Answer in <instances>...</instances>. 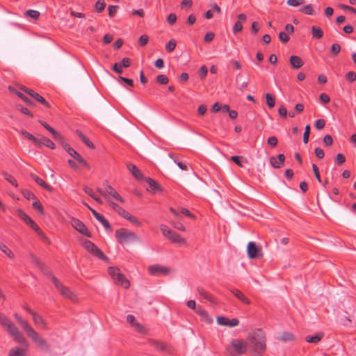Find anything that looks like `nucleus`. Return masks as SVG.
Segmentation results:
<instances>
[{
    "label": "nucleus",
    "instance_id": "nucleus-35",
    "mask_svg": "<svg viewBox=\"0 0 356 356\" xmlns=\"http://www.w3.org/2000/svg\"><path fill=\"white\" fill-rule=\"evenodd\" d=\"M110 205L111 207L116 211L122 217L124 218L126 216H127V213H129L125 209H124L122 207L119 206L118 204L111 202L110 203Z\"/></svg>",
    "mask_w": 356,
    "mask_h": 356
},
{
    "label": "nucleus",
    "instance_id": "nucleus-54",
    "mask_svg": "<svg viewBox=\"0 0 356 356\" xmlns=\"http://www.w3.org/2000/svg\"><path fill=\"white\" fill-rule=\"evenodd\" d=\"M311 127L309 124L306 125L305 129V132L303 134V143L307 144L309 141V134H310Z\"/></svg>",
    "mask_w": 356,
    "mask_h": 356
},
{
    "label": "nucleus",
    "instance_id": "nucleus-45",
    "mask_svg": "<svg viewBox=\"0 0 356 356\" xmlns=\"http://www.w3.org/2000/svg\"><path fill=\"white\" fill-rule=\"evenodd\" d=\"M124 218L127 219L130 222H131L132 224L135 225L137 227H140L141 225V222L138 220V218L132 216L129 213H128L127 216H126V217H124Z\"/></svg>",
    "mask_w": 356,
    "mask_h": 356
},
{
    "label": "nucleus",
    "instance_id": "nucleus-16",
    "mask_svg": "<svg viewBox=\"0 0 356 356\" xmlns=\"http://www.w3.org/2000/svg\"><path fill=\"white\" fill-rule=\"evenodd\" d=\"M105 189L106 192V196L108 195L113 197L116 200L119 201L121 203H124V199L119 195V193L109 184H105Z\"/></svg>",
    "mask_w": 356,
    "mask_h": 356
},
{
    "label": "nucleus",
    "instance_id": "nucleus-42",
    "mask_svg": "<svg viewBox=\"0 0 356 356\" xmlns=\"http://www.w3.org/2000/svg\"><path fill=\"white\" fill-rule=\"evenodd\" d=\"M17 110L19 111L22 113L28 115L31 118H33V113L26 107L21 104H17L15 106Z\"/></svg>",
    "mask_w": 356,
    "mask_h": 356
},
{
    "label": "nucleus",
    "instance_id": "nucleus-46",
    "mask_svg": "<svg viewBox=\"0 0 356 356\" xmlns=\"http://www.w3.org/2000/svg\"><path fill=\"white\" fill-rule=\"evenodd\" d=\"M22 193L23 196L29 200H35L37 199V197L35 196V195L29 190L24 189V190H22Z\"/></svg>",
    "mask_w": 356,
    "mask_h": 356
},
{
    "label": "nucleus",
    "instance_id": "nucleus-47",
    "mask_svg": "<svg viewBox=\"0 0 356 356\" xmlns=\"http://www.w3.org/2000/svg\"><path fill=\"white\" fill-rule=\"evenodd\" d=\"M81 245L89 252H90L92 250L93 248H95V245L92 242L87 239H85L81 243Z\"/></svg>",
    "mask_w": 356,
    "mask_h": 356
},
{
    "label": "nucleus",
    "instance_id": "nucleus-39",
    "mask_svg": "<svg viewBox=\"0 0 356 356\" xmlns=\"http://www.w3.org/2000/svg\"><path fill=\"white\" fill-rule=\"evenodd\" d=\"M24 15L30 17L33 20H38L40 16V13L35 10H28L25 12Z\"/></svg>",
    "mask_w": 356,
    "mask_h": 356
},
{
    "label": "nucleus",
    "instance_id": "nucleus-57",
    "mask_svg": "<svg viewBox=\"0 0 356 356\" xmlns=\"http://www.w3.org/2000/svg\"><path fill=\"white\" fill-rule=\"evenodd\" d=\"M105 7L106 3L104 1L99 0L95 3V9L97 13H101L102 11H103Z\"/></svg>",
    "mask_w": 356,
    "mask_h": 356
},
{
    "label": "nucleus",
    "instance_id": "nucleus-51",
    "mask_svg": "<svg viewBox=\"0 0 356 356\" xmlns=\"http://www.w3.org/2000/svg\"><path fill=\"white\" fill-rule=\"evenodd\" d=\"M341 51V46L338 43H334L330 48V52L332 56H337Z\"/></svg>",
    "mask_w": 356,
    "mask_h": 356
},
{
    "label": "nucleus",
    "instance_id": "nucleus-32",
    "mask_svg": "<svg viewBox=\"0 0 356 356\" xmlns=\"http://www.w3.org/2000/svg\"><path fill=\"white\" fill-rule=\"evenodd\" d=\"M76 133L86 145L92 149L95 148V145L82 133V131L77 129Z\"/></svg>",
    "mask_w": 356,
    "mask_h": 356
},
{
    "label": "nucleus",
    "instance_id": "nucleus-17",
    "mask_svg": "<svg viewBox=\"0 0 356 356\" xmlns=\"http://www.w3.org/2000/svg\"><path fill=\"white\" fill-rule=\"evenodd\" d=\"M127 167L128 170L132 173V175L134 176V177L137 179H143L144 176L141 171L134 164L131 163H128L127 164Z\"/></svg>",
    "mask_w": 356,
    "mask_h": 356
},
{
    "label": "nucleus",
    "instance_id": "nucleus-55",
    "mask_svg": "<svg viewBox=\"0 0 356 356\" xmlns=\"http://www.w3.org/2000/svg\"><path fill=\"white\" fill-rule=\"evenodd\" d=\"M156 81L161 85H165L169 82L168 76L165 74H159L156 76Z\"/></svg>",
    "mask_w": 356,
    "mask_h": 356
},
{
    "label": "nucleus",
    "instance_id": "nucleus-14",
    "mask_svg": "<svg viewBox=\"0 0 356 356\" xmlns=\"http://www.w3.org/2000/svg\"><path fill=\"white\" fill-rule=\"evenodd\" d=\"M143 179L148 184L147 190L151 193H156L161 190L160 185L150 177H144Z\"/></svg>",
    "mask_w": 356,
    "mask_h": 356
},
{
    "label": "nucleus",
    "instance_id": "nucleus-33",
    "mask_svg": "<svg viewBox=\"0 0 356 356\" xmlns=\"http://www.w3.org/2000/svg\"><path fill=\"white\" fill-rule=\"evenodd\" d=\"M90 253L102 261L108 260V257L97 245L93 248L92 250Z\"/></svg>",
    "mask_w": 356,
    "mask_h": 356
},
{
    "label": "nucleus",
    "instance_id": "nucleus-1",
    "mask_svg": "<svg viewBox=\"0 0 356 356\" xmlns=\"http://www.w3.org/2000/svg\"><path fill=\"white\" fill-rule=\"evenodd\" d=\"M0 325L2 327L13 337L14 340L25 345V348L14 347L9 351L8 356H26V348L28 343L26 338L19 331L17 326L5 314L0 312Z\"/></svg>",
    "mask_w": 356,
    "mask_h": 356
},
{
    "label": "nucleus",
    "instance_id": "nucleus-29",
    "mask_svg": "<svg viewBox=\"0 0 356 356\" xmlns=\"http://www.w3.org/2000/svg\"><path fill=\"white\" fill-rule=\"evenodd\" d=\"M289 62L291 67L294 69H299L304 64L302 58L298 56H291L289 58Z\"/></svg>",
    "mask_w": 356,
    "mask_h": 356
},
{
    "label": "nucleus",
    "instance_id": "nucleus-8",
    "mask_svg": "<svg viewBox=\"0 0 356 356\" xmlns=\"http://www.w3.org/2000/svg\"><path fill=\"white\" fill-rule=\"evenodd\" d=\"M20 90L35 99L38 102L42 104L47 108H51V105L49 102H47L45 99L39 95L38 92H35L32 89H30L24 86H22L20 87Z\"/></svg>",
    "mask_w": 356,
    "mask_h": 356
},
{
    "label": "nucleus",
    "instance_id": "nucleus-10",
    "mask_svg": "<svg viewBox=\"0 0 356 356\" xmlns=\"http://www.w3.org/2000/svg\"><path fill=\"white\" fill-rule=\"evenodd\" d=\"M65 151L72 156L76 161H77L80 164L86 167L88 169H90L89 163L72 147L70 145H65Z\"/></svg>",
    "mask_w": 356,
    "mask_h": 356
},
{
    "label": "nucleus",
    "instance_id": "nucleus-25",
    "mask_svg": "<svg viewBox=\"0 0 356 356\" xmlns=\"http://www.w3.org/2000/svg\"><path fill=\"white\" fill-rule=\"evenodd\" d=\"M30 176L39 186L42 187L44 189L49 192L53 191V188L51 186L47 184L46 182L41 178H40L35 174H31Z\"/></svg>",
    "mask_w": 356,
    "mask_h": 356
},
{
    "label": "nucleus",
    "instance_id": "nucleus-6",
    "mask_svg": "<svg viewBox=\"0 0 356 356\" xmlns=\"http://www.w3.org/2000/svg\"><path fill=\"white\" fill-rule=\"evenodd\" d=\"M51 280L54 284L55 287L58 290V291L63 297L68 298L72 302L76 301V295L72 291H71L68 287H66L63 284H61L55 276L51 275Z\"/></svg>",
    "mask_w": 356,
    "mask_h": 356
},
{
    "label": "nucleus",
    "instance_id": "nucleus-24",
    "mask_svg": "<svg viewBox=\"0 0 356 356\" xmlns=\"http://www.w3.org/2000/svg\"><path fill=\"white\" fill-rule=\"evenodd\" d=\"M195 312L202 317V320L207 323H211L213 319L209 316L208 312L204 309L201 306H198Z\"/></svg>",
    "mask_w": 356,
    "mask_h": 356
},
{
    "label": "nucleus",
    "instance_id": "nucleus-4",
    "mask_svg": "<svg viewBox=\"0 0 356 356\" xmlns=\"http://www.w3.org/2000/svg\"><path fill=\"white\" fill-rule=\"evenodd\" d=\"M115 235L118 242L120 244L139 241L140 240L135 233L125 228L117 229Z\"/></svg>",
    "mask_w": 356,
    "mask_h": 356
},
{
    "label": "nucleus",
    "instance_id": "nucleus-62",
    "mask_svg": "<svg viewBox=\"0 0 356 356\" xmlns=\"http://www.w3.org/2000/svg\"><path fill=\"white\" fill-rule=\"evenodd\" d=\"M323 143L327 147L331 146L333 144L332 137L329 134L325 135L323 138Z\"/></svg>",
    "mask_w": 356,
    "mask_h": 356
},
{
    "label": "nucleus",
    "instance_id": "nucleus-31",
    "mask_svg": "<svg viewBox=\"0 0 356 356\" xmlns=\"http://www.w3.org/2000/svg\"><path fill=\"white\" fill-rule=\"evenodd\" d=\"M323 337L324 334L322 332H319L314 336H307L305 337V341L307 343H317L323 338Z\"/></svg>",
    "mask_w": 356,
    "mask_h": 356
},
{
    "label": "nucleus",
    "instance_id": "nucleus-34",
    "mask_svg": "<svg viewBox=\"0 0 356 356\" xmlns=\"http://www.w3.org/2000/svg\"><path fill=\"white\" fill-rule=\"evenodd\" d=\"M197 291L200 296L206 299L207 300L214 302V298L213 296L209 292L206 291L204 289L201 287H197Z\"/></svg>",
    "mask_w": 356,
    "mask_h": 356
},
{
    "label": "nucleus",
    "instance_id": "nucleus-26",
    "mask_svg": "<svg viewBox=\"0 0 356 356\" xmlns=\"http://www.w3.org/2000/svg\"><path fill=\"white\" fill-rule=\"evenodd\" d=\"M33 321L36 325L41 326L42 329H47V323L42 316L35 312L33 315Z\"/></svg>",
    "mask_w": 356,
    "mask_h": 356
},
{
    "label": "nucleus",
    "instance_id": "nucleus-53",
    "mask_svg": "<svg viewBox=\"0 0 356 356\" xmlns=\"http://www.w3.org/2000/svg\"><path fill=\"white\" fill-rule=\"evenodd\" d=\"M108 272L113 280H115L118 275L120 273V269L115 267H109L108 268Z\"/></svg>",
    "mask_w": 356,
    "mask_h": 356
},
{
    "label": "nucleus",
    "instance_id": "nucleus-12",
    "mask_svg": "<svg viewBox=\"0 0 356 356\" xmlns=\"http://www.w3.org/2000/svg\"><path fill=\"white\" fill-rule=\"evenodd\" d=\"M148 271L152 275H158L159 274L165 275L170 273V269L160 265H153L148 268Z\"/></svg>",
    "mask_w": 356,
    "mask_h": 356
},
{
    "label": "nucleus",
    "instance_id": "nucleus-56",
    "mask_svg": "<svg viewBox=\"0 0 356 356\" xmlns=\"http://www.w3.org/2000/svg\"><path fill=\"white\" fill-rule=\"evenodd\" d=\"M30 257L31 259V260L40 268H41L42 270H43L44 268V266L43 265V264L40 261V259L36 257L35 256L33 253H31L30 254Z\"/></svg>",
    "mask_w": 356,
    "mask_h": 356
},
{
    "label": "nucleus",
    "instance_id": "nucleus-22",
    "mask_svg": "<svg viewBox=\"0 0 356 356\" xmlns=\"http://www.w3.org/2000/svg\"><path fill=\"white\" fill-rule=\"evenodd\" d=\"M14 317L15 318L16 321L19 323V325L24 330L26 334L31 331L33 327L28 323L27 321L24 320L19 315L17 314H14Z\"/></svg>",
    "mask_w": 356,
    "mask_h": 356
},
{
    "label": "nucleus",
    "instance_id": "nucleus-52",
    "mask_svg": "<svg viewBox=\"0 0 356 356\" xmlns=\"http://www.w3.org/2000/svg\"><path fill=\"white\" fill-rule=\"evenodd\" d=\"M177 45V42L175 40L172 39L170 40L168 43L165 46L166 51L168 52H172L175 50Z\"/></svg>",
    "mask_w": 356,
    "mask_h": 356
},
{
    "label": "nucleus",
    "instance_id": "nucleus-40",
    "mask_svg": "<svg viewBox=\"0 0 356 356\" xmlns=\"http://www.w3.org/2000/svg\"><path fill=\"white\" fill-rule=\"evenodd\" d=\"M3 177L10 184H12L13 186L15 187H17L18 186V184H17V180L15 179V178L8 174V172H3Z\"/></svg>",
    "mask_w": 356,
    "mask_h": 356
},
{
    "label": "nucleus",
    "instance_id": "nucleus-9",
    "mask_svg": "<svg viewBox=\"0 0 356 356\" xmlns=\"http://www.w3.org/2000/svg\"><path fill=\"white\" fill-rule=\"evenodd\" d=\"M72 225L76 231H78L81 234L89 238L92 237L90 232L84 223L81 222L80 220L73 218L72 220Z\"/></svg>",
    "mask_w": 356,
    "mask_h": 356
},
{
    "label": "nucleus",
    "instance_id": "nucleus-50",
    "mask_svg": "<svg viewBox=\"0 0 356 356\" xmlns=\"http://www.w3.org/2000/svg\"><path fill=\"white\" fill-rule=\"evenodd\" d=\"M40 237L42 238L43 240H47L44 232L41 230V229L38 227V225L35 222L32 227H31Z\"/></svg>",
    "mask_w": 356,
    "mask_h": 356
},
{
    "label": "nucleus",
    "instance_id": "nucleus-2",
    "mask_svg": "<svg viewBox=\"0 0 356 356\" xmlns=\"http://www.w3.org/2000/svg\"><path fill=\"white\" fill-rule=\"evenodd\" d=\"M248 349L253 356H263L266 350V337L261 329H257L249 333L248 337Z\"/></svg>",
    "mask_w": 356,
    "mask_h": 356
},
{
    "label": "nucleus",
    "instance_id": "nucleus-11",
    "mask_svg": "<svg viewBox=\"0 0 356 356\" xmlns=\"http://www.w3.org/2000/svg\"><path fill=\"white\" fill-rule=\"evenodd\" d=\"M248 255L250 259L259 258L262 256L261 249L254 242H249L247 246Z\"/></svg>",
    "mask_w": 356,
    "mask_h": 356
},
{
    "label": "nucleus",
    "instance_id": "nucleus-27",
    "mask_svg": "<svg viewBox=\"0 0 356 356\" xmlns=\"http://www.w3.org/2000/svg\"><path fill=\"white\" fill-rule=\"evenodd\" d=\"M149 344L154 347L155 349L160 350V351H166L167 350V345L162 341H156L154 339H149L148 340Z\"/></svg>",
    "mask_w": 356,
    "mask_h": 356
},
{
    "label": "nucleus",
    "instance_id": "nucleus-3",
    "mask_svg": "<svg viewBox=\"0 0 356 356\" xmlns=\"http://www.w3.org/2000/svg\"><path fill=\"white\" fill-rule=\"evenodd\" d=\"M247 342L243 339H233L225 349L226 356H241L248 351Z\"/></svg>",
    "mask_w": 356,
    "mask_h": 356
},
{
    "label": "nucleus",
    "instance_id": "nucleus-15",
    "mask_svg": "<svg viewBox=\"0 0 356 356\" xmlns=\"http://www.w3.org/2000/svg\"><path fill=\"white\" fill-rule=\"evenodd\" d=\"M270 163L274 168H280L284 164L285 156L283 154H278L277 157L271 156Z\"/></svg>",
    "mask_w": 356,
    "mask_h": 356
},
{
    "label": "nucleus",
    "instance_id": "nucleus-63",
    "mask_svg": "<svg viewBox=\"0 0 356 356\" xmlns=\"http://www.w3.org/2000/svg\"><path fill=\"white\" fill-rule=\"evenodd\" d=\"M133 327H134L135 330L138 332L139 333H141V334H145L146 332V329L145 328V327L141 325L140 323L136 322L134 325Z\"/></svg>",
    "mask_w": 356,
    "mask_h": 356
},
{
    "label": "nucleus",
    "instance_id": "nucleus-5",
    "mask_svg": "<svg viewBox=\"0 0 356 356\" xmlns=\"http://www.w3.org/2000/svg\"><path fill=\"white\" fill-rule=\"evenodd\" d=\"M161 231L165 237L170 240L172 243L186 245V241L179 234L170 229L168 226L161 225L160 226Z\"/></svg>",
    "mask_w": 356,
    "mask_h": 356
},
{
    "label": "nucleus",
    "instance_id": "nucleus-41",
    "mask_svg": "<svg viewBox=\"0 0 356 356\" xmlns=\"http://www.w3.org/2000/svg\"><path fill=\"white\" fill-rule=\"evenodd\" d=\"M266 104L270 108H272L275 105V97L270 93L266 94Z\"/></svg>",
    "mask_w": 356,
    "mask_h": 356
},
{
    "label": "nucleus",
    "instance_id": "nucleus-21",
    "mask_svg": "<svg viewBox=\"0 0 356 356\" xmlns=\"http://www.w3.org/2000/svg\"><path fill=\"white\" fill-rule=\"evenodd\" d=\"M14 317L15 318L16 321L19 323V325L24 330L26 334L31 331L33 327L28 323L27 321L24 320L19 315L17 314H14Z\"/></svg>",
    "mask_w": 356,
    "mask_h": 356
},
{
    "label": "nucleus",
    "instance_id": "nucleus-48",
    "mask_svg": "<svg viewBox=\"0 0 356 356\" xmlns=\"http://www.w3.org/2000/svg\"><path fill=\"white\" fill-rule=\"evenodd\" d=\"M300 11L307 15H314V9L311 4L306 5L300 8Z\"/></svg>",
    "mask_w": 356,
    "mask_h": 356
},
{
    "label": "nucleus",
    "instance_id": "nucleus-30",
    "mask_svg": "<svg viewBox=\"0 0 356 356\" xmlns=\"http://www.w3.org/2000/svg\"><path fill=\"white\" fill-rule=\"evenodd\" d=\"M82 188H83V190L84 191V192L87 195L90 196L97 203H99V204H102L103 203L102 199L93 192V191H92V189L91 188H90L88 186H86V185L83 186Z\"/></svg>",
    "mask_w": 356,
    "mask_h": 356
},
{
    "label": "nucleus",
    "instance_id": "nucleus-28",
    "mask_svg": "<svg viewBox=\"0 0 356 356\" xmlns=\"http://www.w3.org/2000/svg\"><path fill=\"white\" fill-rule=\"evenodd\" d=\"M114 281L116 284L121 285L124 289H128L130 286L129 281L121 273L118 275L116 278H115Z\"/></svg>",
    "mask_w": 356,
    "mask_h": 356
},
{
    "label": "nucleus",
    "instance_id": "nucleus-7",
    "mask_svg": "<svg viewBox=\"0 0 356 356\" xmlns=\"http://www.w3.org/2000/svg\"><path fill=\"white\" fill-rule=\"evenodd\" d=\"M27 335L33 341L36 346L42 350L48 351L49 350V344L45 339L40 337L33 328L27 334Z\"/></svg>",
    "mask_w": 356,
    "mask_h": 356
},
{
    "label": "nucleus",
    "instance_id": "nucleus-18",
    "mask_svg": "<svg viewBox=\"0 0 356 356\" xmlns=\"http://www.w3.org/2000/svg\"><path fill=\"white\" fill-rule=\"evenodd\" d=\"M38 143H36V146L38 147H41L42 145H44L51 149H54L56 146L55 144L48 138L42 137L38 139Z\"/></svg>",
    "mask_w": 356,
    "mask_h": 356
},
{
    "label": "nucleus",
    "instance_id": "nucleus-19",
    "mask_svg": "<svg viewBox=\"0 0 356 356\" xmlns=\"http://www.w3.org/2000/svg\"><path fill=\"white\" fill-rule=\"evenodd\" d=\"M92 214L95 216V218L102 223V225L105 227V229H108L109 231L112 230V227L108 222V221L100 213H99L96 211H92Z\"/></svg>",
    "mask_w": 356,
    "mask_h": 356
},
{
    "label": "nucleus",
    "instance_id": "nucleus-36",
    "mask_svg": "<svg viewBox=\"0 0 356 356\" xmlns=\"http://www.w3.org/2000/svg\"><path fill=\"white\" fill-rule=\"evenodd\" d=\"M312 34L313 38L321 39L323 36V31L319 26H313L312 27Z\"/></svg>",
    "mask_w": 356,
    "mask_h": 356
},
{
    "label": "nucleus",
    "instance_id": "nucleus-37",
    "mask_svg": "<svg viewBox=\"0 0 356 356\" xmlns=\"http://www.w3.org/2000/svg\"><path fill=\"white\" fill-rule=\"evenodd\" d=\"M278 339L284 342L293 341L295 339V336L291 332H284L278 337Z\"/></svg>",
    "mask_w": 356,
    "mask_h": 356
},
{
    "label": "nucleus",
    "instance_id": "nucleus-49",
    "mask_svg": "<svg viewBox=\"0 0 356 356\" xmlns=\"http://www.w3.org/2000/svg\"><path fill=\"white\" fill-rule=\"evenodd\" d=\"M16 94L21 99H22L26 104V105H28L29 106H34L33 102L28 97H26L24 94H23L20 92H17Z\"/></svg>",
    "mask_w": 356,
    "mask_h": 356
},
{
    "label": "nucleus",
    "instance_id": "nucleus-20",
    "mask_svg": "<svg viewBox=\"0 0 356 356\" xmlns=\"http://www.w3.org/2000/svg\"><path fill=\"white\" fill-rule=\"evenodd\" d=\"M14 317L15 318L16 321L19 323V325L24 330L26 334L31 331L33 327L28 323L27 321L24 320L19 315L17 314H14Z\"/></svg>",
    "mask_w": 356,
    "mask_h": 356
},
{
    "label": "nucleus",
    "instance_id": "nucleus-43",
    "mask_svg": "<svg viewBox=\"0 0 356 356\" xmlns=\"http://www.w3.org/2000/svg\"><path fill=\"white\" fill-rule=\"evenodd\" d=\"M0 250L4 252L9 258H14V254L12 251L3 243L0 241Z\"/></svg>",
    "mask_w": 356,
    "mask_h": 356
},
{
    "label": "nucleus",
    "instance_id": "nucleus-59",
    "mask_svg": "<svg viewBox=\"0 0 356 356\" xmlns=\"http://www.w3.org/2000/svg\"><path fill=\"white\" fill-rule=\"evenodd\" d=\"M279 39L281 42L286 43L289 41L290 38L289 36V33H286L285 31H281L279 33Z\"/></svg>",
    "mask_w": 356,
    "mask_h": 356
},
{
    "label": "nucleus",
    "instance_id": "nucleus-23",
    "mask_svg": "<svg viewBox=\"0 0 356 356\" xmlns=\"http://www.w3.org/2000/svg\"><path fill=\"white\" fill-rule=\"evenodd\" d=\"M232 293L242 302L245 305H250L251 301L238 289H231Z\"/></svg>",
    "mask_w": 356,
    "mask_h": 356
},
{
    "label": "nucleus",
    "instance_id": "nucleus-38",
    "mask_svg": "<svg viewBox=\"0 0 356 356\" xmlns=\"http://www.w3.org/2000/svg\"><path fill=\"white\" fill-rule=\"evenodd\" d=\"M33 208L37 211L40 214L44 215V208L41 202L38 200V198L34 201L32 204Z\"/></svg>",
    "mask_w": 356,
    "mask_h": 356
},
{
    "label": "nucleus",
    "instance_id": "nucleus-64",
    "mask_svg": "<svg viewBox=\"0 0 356 356\" xmlns=\"http://www.w3.org/2000/svg\"><path fill=\"white\" fill-rule=\"evenodd\" d=\"M149 40V38L147 35H141L138 39V43L140 46L144 47L145 46Z\"/></svg>",
    "mask_w": 356,
    "mask_h": 356
},
{
    "label": "nucleus",
    "instance_id": "nucleus-13",
    "mask_svg": "<svg viewBox=\"0 0 356 356\" xmlns=\"http://www.w3.org/2000/svg\"><path fill=\"white\" fill-rule=\"evenodd\" d=\"M217 322L219 325L229 326V327H235L238 325L239 321L236 318H234L232 319H229L225 316H218Z\"/></svg>",
    "mask_w": 356,
    "mask_h": 356
},
{
    "label": "nucleus",
    "instance_id": "nucleus-61",
    "mask_svg": "<svg viewBox=\"0 0 356 356\" xmlns=\"http://www.w3.org/2000/svg\"><path fill=\"white\" fill-rule=\"evenodd\" d=\"M346 79L349 82L353 83L356 81V72L350 71L346 74Z\"/></svg>",
    "mask_w": 356,
    "mask_h": 356
},
{
    "label": "nucleus",
    "instance_id": "nucleus-44",
    "mask_svg": "<svg viewBox=\"0 0 356 356\" xmlns=\"http://www.w3.org/2000/svg\"><path fill=\"white\" fill-rule=\"evenodd\" d=\"M21 134L22 136H24L25 138H26L27 139L33 141V143H34L35 145H36V143L38 142V138H35L34 136H33L31 134L29 133L28 131H26L24 129H22L21 131Z\"/></svg>",
    "mask_w": 356,
    "mask_h": 356
},
{
    "label": "nucleus",
    "instance_id": "nucleus-60",
    "mask_svg": "<svg viewBox=\"0 0 356 356\" xmlns=\"http://www.w3.org/2000/svg\"><path fill=\"white\" fill-rule=\"evenodd\" d=\"M180 212H181L183 215H184V216H187V217H188V218H191V219H194V220H195V219L196 218V216H195L194 214H193V213H191L188 209H187L186 208H184V207L180 208Z\"/></svg>",
    "mask_w": 356,
    "mask_h": 356
},
{
    "label": "nucleus",
    "instance_id": "nucleus-58",
    "mask_svg": "<svg viewBox=\"0 0 356 356\" xmlns=\"http://www.w3.org/2000/svg\"><path fill=\"white\" fill-rule=\"evenodd\" d=\"M345 161H346L345 156L343 154H341V153H339L337 155L336 159H335L336 164L338 165H341L343 163H344Z\"/></svg>",
    "mask_w": 356,
    "mask_h": 356
}]
</instances>
